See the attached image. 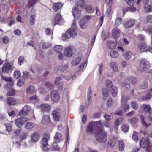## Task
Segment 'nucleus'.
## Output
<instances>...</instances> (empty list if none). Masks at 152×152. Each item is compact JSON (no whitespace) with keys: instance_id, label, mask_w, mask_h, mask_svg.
<instances>
[{"instance_id":"62","label":"nucleus","mask_w":152,"mask_h":152,"mask_svg":"<svg viewBox=\"0 0 152 152\" xmlns=\"http://www.w3.org/2000/svg\"><path fill=\"white\" fill-rule=\"evenodd\" d=\"M122 119L121 118H119L115 121V124L116 125L118 126L122 122Z\"/></svg>"},{"instance_id":"54","label":"nucleus","mask_w":152,"mask_h":152,"mask_svg":"<svg viewBox=\"0 0 152 152\" xmlns=\"http://www.w3.org/2000/svg\"><path fill=\"white\" fill-rule=\"evenodd\" d=\"M15 94V90L12 88H11L10 90L7 94V96H10L14 95Z\"/></svg>"},{"instance_id":"12","label":"nucleus","mask_w":152,"mask_h":152,"mask_svg":"<svg viewBox=\"0 0 152 152\" xmlns=\"http://www.w3.org/2000/svg\"><path fill=\"white\" fill-rule=\"evenodd\" d=\"M73 48L72 46H69L67 47L64 51V55L67 57H70L72 54Z\"/></svg>"},{"instance_id":"22","label":"nucleus","mask_w":152,"mask_h":152,"mask_svg":"<svg viewBox=\"0 0 152 152\" xmlns=\"http://www.w3.org/2000/svg\"><path fill=\"white\" fill-rule=\"evenodd\" d=\"M63 5V4L61 3H54L53 5V8L54 11H57L61 8Z\"/></svg>"},{"instance_id":"46","label":"nucleus","mask_w":152,"mask_h":152,"mask_svg":"<svg viewBox=\"0 0 152 152\" xmlns=\"http://www.w3.org/2000/svg\"><path fill=\"white\" fill-rule=\"evenodd\" d=\"M113 105V102L111 99H109L106 103L107 107L108 108L112 107Z\"/></svg>"},{"instance_id":"3","label":"nucleus","mask_w":152,"mask_h":152,"mask_svg":"<svg viewBox=\"0 0 152 152\" xmlns=\"http://www.w3.org/2000/svg\"><path fill=\"white\" fill-rule=\"evenodd\" d=\"M102 125L100 121L92 122L88 125L87 129V132H91L97 129L102 128Z\"/></svg>"},{"instance_id":"14","label":"nucleus","mask_w":152,"mask_h":152,"mask_svg":"<svg viewBox=\"0 0 152 152\" xmlns=\"http://www.w3.org/2000/svg\"><path fill=\"white\" fill-rule=\"evenodd\" d=\"M50 136L48 134H45L42 139V142L41 144L42 146L48 145V140L50 139Z\"/></svg>"},{"instance_id":"43","label":"nucleus","mask_w":152,"mask_h":152,"mask_svg":"<svg viewBox=\"0 0 152 152\" xmlns=\"http://www.w3.org/2000/svg\"><path fill=\"white\" fill-rule=\"evenodd\" d=\"M15 21V19L13 17L11 18H7V23L8 24V25L10 26L14 24Z\"/></svg>"},{"instance_id":"37","label":"nucleus","mask_w":152,"mask_h":152,"mask_svg":"<svg viewBox=\"0 0 152 152\" xmlns=\"http://www.w3.org/2000/svg\"><path fill=\"white\" fill-rule=\"evenodd\" d=\"M34 124L31 122H28L25 125V127L27 130H30L34 126Z\"/></svg>"},{"instance_id":"16","label":"nucleus","mask_w":152,"mask_h":152,"mask_svg":"<svg viewBox=\"0 0 152 152\" xmlns=\"http://www.w3.org/2000/svg\"><path fill=\"white\" fill-rule=\"evenodd\" d=\"M30 109L31 107L29 106L26 105L22 109V111L19 113V114L21 116L22 115H26L29 112Z\"/></svg>"},{"instance_id":"31","label":"nucleus","mask_w":152,"mask_h":152,"mask_svg":"<svg viewBox=\"0 0 152 152\" xmlns=\"http://www.w3.org/2000/svg\"><path fill=\"white\" fill-rule=\"evenodd\" d=\"M8 104L10 105H13L15 104L16 101L15 98L13 97H9L7 99Z\"/></svg>"},{"instance_id":"4","label":"nucleus","mask_w":152,"mask_h":152,"mask_svg":"<svg viewBox=\"0 0 152 152\" xmlns=\"http://www.w3.org/2000/svg\"><path fill=\"white\" fill-rule=\"evenodd\" d=\"M105 85L108 89L110 88L113 96L115 97L118 93L117 88L115 86H113L111 81L110 80H107L106 81Z\"/></svg>"},{"instance_id":"18","label":"nucleus","mask_w":152,"mask_h":152,"mask_svg":"<svg viewBox=\"0 0 152 152\" xmlns=\"http://www.w3.org/2000/svg\"><path fill=\"white\" fill-rule=\"evenodd\" d=\"M121 33L120 30L118 28H113L112 31V34L113 37L115 39L117 38L119 36Z\"/></svg>"},{"instance_id":"26","label":"nucleus","mask_w":152,"mask_h":152,"mask_svg":"<svg viewBox=\"0 0 152 152\" xmlns=\"http://www.w3.org/2000/svg\"><path fill=\"white\" fill-rule=\"evenodd\" d=\"M79 24L81 28H85L87 26V21L84 19L82 18L80 20Z\"/></svg>"},{"instance_id":"17","label":"nucleus","mask_w":152,"mask_h":152,"mask_svg":"<svg viewBox=\"0 0 152 152\" xmlns=\"http://www.w3.org/2000/svg\"><path fill=\"white\" fill-rule=\"evenodd\" d=\"M40 108L44 111L48 112L51 110V106L48 104H41Z\"/></svg>"},{"instance_id":"25","label":"nucleus","mask_w":152,"mask_h":152,"mask_svg":"<svg viewBox=\"0 0 152 152\" xmlns=\"http://www.w3.org/2000/svg\"><path fill=\"white\" fill-rule=\"evenodd\" d=\"M135 23L133 20H131L126 22L124 24L125 27L126 28H129L132 26Z\"/></svg>"},{"instance_id":"32","label":"nucleus","mask_w":152,"mask_h":152,"mask_svg":"<svg viewBox=\"0 0 152 152\" xmlns=\"http://www.w3.org/2000/svg\"><path fill=\"white\" fill-rule=\"evenodd\" d=\"M111 68L113 71L115 72L118 71V66L117 64L115 62H112L110 64Z\"/></svg>"},{"instance_id":"52","label":"nucleus","mask_w":152,"mask_h":152,"mask_svg":"<svg viewBox=\"0 0 152 152\" xmlns=\"http://www.w3.org/2000/svg\"><path fill=\"white\" fill-rule=\"evenodd\" d=\"M78 5L79 6H80V7L83 9H84L86 7V6L84 4V0H79Z\"/></svg>"},{"instance_id":"49","label":"nucleus","mask_w":152,"mask_h":152,"mask_svg":"<svg viewBox=\"0 0 152 152\" xmlns=\"http://www.w3.org/2000/svg\"><path fill=\"white\" fill-rule=\"evenodd\" d=\"M129 99V97L128 96H126L125 95L123 94L122 96V101L124 103H125Z\"/></svg>"},{"instance_id":"13","label":"nucleus","mask_w":152,"mask_h":152,"mask_svg":"<svg viewBox=\"0 0 152 152\" xmlns=\"http://www.w3.org/2000/svg\"><path fill=\"white\" fill-rule=\"evenodd\" d=\"M73 15L75 18L80 17L81 15V12L76 7H74L72 10Z\"/></svg>"},{"instance_id":"61","label":"nucleus","mask_w":152,"mask_h":152,"mask_svg":"<svg viewBox=\"0 0 152 152\" xmlns=\"http://www.w3.org/2000/svg\"><path fill=\"white\" fill-rule=\"evenodd\" d=\"M146 20L149 23H152V15H148L146 17Z\"/></svg>"},{"instance_id":"57","label":"nucleus","mask_w":152,"mask_h":152,"mask_svg":"<svg viewBox=\"0 0 152 152\" xmlns=\"http://www.w3.org/2000/svg\"><path fill=\"white\" fill-rule=\"evenodd\" d=\"M86 11L88 12H93L92 7L91 6L88 5L86 6Z\"/></svg>"},{"instance_id":"28","label":"nucleus","mask_w":152,"mask_h":152,"mask_svg":"<svg viewBox=\"0 0 152 152\" xmlns=\"http://www.w3.org/2000/svg\"><path fill=\"white\" fill-rule=\"evenodd\" d=\"M133 56L132 53L129 51L126 52L123 54L124 57L126 59H129Z\"/></svg>"},{"instance_id":"63","label":"nucleus","mask_w":152,"mask_h":152,"mask_svg":"<svg viewBox=\"0 0 152 152\" xmlns=\"http://www.w3.org/2000/svg\"><path fill=\"white\" fill-rule=\"evenodd\" d=\"M1 79L7 81V83L12 80V78L11 77H4L3 75H1Z\"/></svg>"},{"instance_id":"10","label":"nucleus","mask_w":152,"mask_h":152,"mask_svg":"<svg viewBox=\"0 0 152 152\" xmlns=\"http://www.w3.org/2000/svg\"><path fill=\"white\" fill-rule=\"evenodd\" d=\"M61 110L59 109H57L53 112L52 115L54 120L56 121H59L61 114Z\"/></svg>"},{"instance_id":"7","label":"nucleus","mask_w":152,"mask_h":152,"mask_svg":"<svg viewBox=\"0 0 152 152\" xmlns=\"http://www.w3.org/2000/svg\"><path fill=\"white\" fill-rule=\"evenodd\" d=\"M137 49L140 52L149 51L152 53V48H149L147 45L144 43H140L137 45Z\"/></svg>"},{"instance_id":"59","label":"nucleus","mask_w":152,"mask_h":152,"mask_svg":"<svg viewBox=\"0 0 152 152\" xmlns=\"http://www.w3.org/2000/svg\"><path fill=\"white\" fill-rule=\"evenodd\" d=\"M126 3L129 5L132 6L135 2V0H125Z\"/></svg>"},{"instance_id":"15","label":"nucleus","mask_w":152,"mask_h":152,"mask_svg":"<svg viewBox=\"0 0 152 152\" xmlns=\"http://www.w3.org/2000/svg\"><path fill=\"white\" fill-rule=\"evenodd\" d=\"M31 140L32 142H36L40 139V135L37 132H34L31 134Z\"/></svg>"},{"instance_id":"11","label":"nucleus","mask_w":152,"mask_h":152,"mask_svg":"<svg viewBox=\"0 0 152 152\" xmlns=\"http://www.w3.org/2000/svg\"><path fill=\"white\" fill-rule=\"evenodd\" d=\"M27 120L25 117L18 118L15 120V124L18 127L20 128Z\"/></svg>"},{"instance_id":"34","label":"nucleus","mask_w":152,"mask_h":152,"mask_svg":"<svg viewBox=\"0 0 152 152\" xmlns=\"http://www.w3.org/2000/svg\"><path fill=\"white\" fill-rule=\"evenodd\" d=\"M118 147L119 151L121 152L124 149V142L122 140H119L118 141Z\"/></svg>"},{"instance_id":"45","label":"nucleus","mask_w":152,"mask_h":152,"mask_svg":"<svg viewBox=\"0 0 152 152\" xmlns=\"http://www.w3.org/2000/svg\"><path fill=\"white\" fill-rule=\"evenodd\" d=\"M122 19L120 18H118L115 21V26L117 27L121 24Z\"/></svg>"},{"instance_id":"23","label":"nucleus","mask_w":152,"mask_h":152,"mask_svg":"<svg viewBox=\"0 0 152 152\" xmlns=\"http://www.w3.org/2000/svg\"><path fill=\"white\" fill-rule=\"evenodd\" d=\"M62 19L61 15L59 14H57L54 18V22L53 23V25H55L57 24Z\"/></svg>"},{"instance_id":"39","label":"nucleus","mask_w":152,"mask_h":152,"mask_svg":"<svg viewBox=\"0 0 152 152\" xmlns=\"http://www.w3.org/2000/svg\"><path fill=\"white\" fill-rule=\"evenodd\" d=\"M144 8L145 11L148 12H152V6L150 5L145 4L144 6Z\"/></svg>"},{"instance_id":"64","label":"nucleus","mask_w":152,"mask_h":152,"mask_svg":"<svg viewBox=\"0 0 152 152\" xmlns=\"http://www.w3.org/2000/svg\"><path fill=\"white\" fill-rule=\"evenodd\" d=\"M148 87V82L147 81H145L141 86L140 88L142 89L146 88Z\"/></svg>"},{"instance_id":"36","label":"nucleus","mask_w":152,"mask_h":152,"mask_svg":"<svg viewBox=\"0 0 152 152\" xmlns=\"http://www.w3.org/2000/svg\"><path fill=\"white\" fill-rule=\"evenodd\" d=\"M54 50L58 53H61L62 50V47L60 45H56L53 48Z\"/></svg>"},{"instance_id":"56","label":"nucleus","mask_w":152,"mask_h":152,"mask_svg":"<svg viewBox=\"0 0 152 152\" xmlns=\"http://www.w3.org/2000/svg\"><path fill=\"white\" fill-rule=\"evenodd\" d=\"M132 138L133 140L135 141H137L138 140L137 134V132L134 131L132 135Z\"/></svg>"},{"instance_id":"41","label":"nucleus","mask_w":152,"mask_h":152,"mask_svg":"<svg viewBox=\"0 0 152 152\" xmlns=\"http://www.w3.org/2000/svg\"><path fill=\"white\" fill-rule=\"evenodd\" d=\"M142 107L145 111L147 113H149L151 110V107L148 104H143L142 105Z\"/></svg>"},{"instance_id":"33","label":"nucleus","mask_w":152,"mask_h":152,"mask_svg":"<svg viewBox=\"0 0 152 152\" xmlns=\"http://www.w3.org/2000/svg\"><path fill=\"white\" fill-rule=\"evenodd\" d=\"M61 139V135L59 133H56L54 137V141L56 143L60 142Z\"/></svg>"},{"instance_id":"5","label":"nucleus","mask_w":152,"mask_h":152,"mask_svg":"<svg viewBox=\"0 0 152 152\" xmlns=\"http://www.w3.org/2000/svg\"><path fill=\"white\" fill-rule=\"evenodd\" d=\"M129 105L127 103H124L120 108L116 110L115 113L118 115H121L123 113L128 111L129 109Z\"/></svg>"},{"instance_id":"6","label":"nucleus","mask_w":152,"mask_h":152,"mask_svg":"<svg viewBox=\"0 0 152 152\" xmlns=\"http://www.w3.org/2000/svg\"><path fill=\"white\" fill-rule=\"evenodd\" d=\"M150 67L149 62L145 59H143L141 61L140 63L139 69L140 71L142 72L144 70L149 69Z\"/></svg>"},{"instance_id":"50","label":"nucleus","mask_w":152,"mask_h":152,"mask_svg":"<svg viewBox=\"0 0 152 152\" xmlns=\"http://www.w3.org/2000/svg\"><path fill=\"white\" fill-rule=\"evenodd\" d=\"M130 121L132 125H134L137 123L138 119L136 118H133L130 120Z\"/></svg>"},{"instance_id":"8","label":"nucleus","mask_w":152,"mask_h":152,"mask_svg":"<svg viewBox=\"0 0 152 152\" xmlns=\"http://www.w3.org/2000/svg\"><path fill=\"white\" fill-rule=\"evenodd\" d=\"M50 97L52 101L55 102H58L60 99L59 93L57 90H53L50 93Z\"/></svg>"},{"instance_id":"21","label":"nucleus","mask_w":152,"mask_h":152,"mask_svg":"<svg viewBox=\"0 0 152 152\" xmlns=\"http://www.w3.org/2000/svg\"><path fill=\"white\" fill-rule=\"evenodd\" d=\"M152 96V88L150 89L149 92L145 96L141 97L142 101L149 100Z\"/></svg>"},{"instance_id":"24","label":"nucleus","mask_w":152,"mask_h":152,"mask_svg":"<svg viewBox=\"0 0 152 152\" xmlns=\"http://www.w3.org/2000/svg\"><path fill=\"white\" fill-rule=\"evenodd\" d=\"M140 120H141V123L142 124L143 126L146 128H148L149 126L151 125V124L149 123H147L145 121V117L142 115H141L140 117Z\"/></svg>"},{"instance_id":"44","label":"nucleus","mask_w":152,"mask_h":152,"mask_svg":"<svg viewBox=\"0 0 152 152\" xmlns=\"http://www.w3.org/2000/svg\"><path fill=\"white\" fill-rule=\"evenodd\" d=\"M110 56L112 58H114L117 57L119 55V54L118 52L115 50L111 51L110 52Z\"/></svg>"},{"instance_id":"30","label":"nucleus","mask_w":152,"mask_h":152,"mask_svg":"<svg viewBox=\"0 0 152 152\" xmlns=\"http://www.w3.org/2000/svg\"><path fill=\"white\" fill-rule=\"evenodd\" d=\"M107 44L108 47L110 49H114L116 47L115 43L112 41H107Z\"/></svg>"},{"instance_id":"35","label":"nucleus","mask_w":152,"mask_h":152,"mask_svg":"<svg viewBox=\"0 0 152 152\" xmlns=\"http://www.w3.org/2000/svg\"><path fill=\"white\" fill-rule=\"evenodd\" d=\"M42 121L44 124L50 122V116L48 115H44L42 118Z\"/></svg>"},{"instance_id":"53","label":"nucleus","mask_w":152,"mask_h":152,"mask_svg":"<svg viewBox=\"0 0 152 152\" xmlns=\"http://www.w3.org/2000/svg\"><path fill=\"white\" fill-rule=\"evenodd\" d=\"M131 106L135 110H137L138 108V105L135 101H133L132 102Z\"/></svg>"},{"instance_id":"55","label":"nucleus","mask_w":152,"mask_h":152,"mask_svg":"<svg viewBox=\"0 0 152 152\" xmlns=\"http://www.w3.org/2000/svg\"><path fill=\"white\" fill-rule=\"evenodd\" d=\"M92 94V91L90 88H89L88 89V91L87 94V98L88 101H89L91 97Z\"/></svg>"},{"instance_id":"29","label":"nucleus","mask_w":152,"mask_h":152,"mask_svg":"<svg viewBox=\"0 0 152 152\" xmlns=\"http://www.w3.org/2000/svg\"><path fill=\"white\" fill-rule=\"evenodd\" d=\"M102 94L103 98L105 100L108 96L109 95V92L106 88H103Z\"/></svg>"},{"instance_id":"1","label":"nucleus","mask_w":152,"mask_h":152,"mask_svg":"<svg viewBox=\"0 0 152 152\" xmlns=\"http://www.w3.org/2000/svg\"><path fill=\"white\" fill-rule=\"evenodd\" d=\"M77 27L76 22L75 20H74L72 23L71 27L62 36V40L64 41H66L69 40L70 37L75 38L77 35L76 32Z\"/></svg>"},{"instance_id":"2","label":"nucleus","mask_w":152,"mask_h":152,"mask_svg":"<svg viewBox=\"0 0 152 152\" xmlns=\"http://www.w3.org/2000/svg\"><path fill=\"white\" fill-rule=\"evenodd\" d=\"M95 139L99 143H105L107 139V133L104 130L99 129L95 134Z\"/></svg>"},{"instance_id":"51","label":"nucleus","mask_w":152,"mask_h":152,"mask_svg":"<svg viewBox=\"0 0 152 152\" xmlns=\"http://www.w3.org/2000/svg\"><path fill=\"white\" fill-rule=\"evenodd\" d=\"M129 126L128 125H123L121 126V130L124 132H127L129 129Z\"/></svg>"},{"instance_id":"42","label":"nucleus","mask_w":152,"mask_h":152,"mask_svg":"<svg viewBox=\"0 0 152 152\" xmlns=\"http://www.w3.org/2000/svg\"><path fill=\"white\" fill-rule=\"evenodd\" d=\"M25 79L23 77H21L18 80L17 85L19 87L21 86L24 83Z\"/></svg>"},{"instance_id":"9","label":"nucleus","mask_w":152,"mask_h":152,"mask_svg":"<svg viewBox=\"0 0 152 152\" xmlns=\"http://www.w3.org/2000/svg\"><path fill=\"white\" fill-rule=\"evenodd\" d=\"M150 144V141L148 138H146V139L142 138L140 142V146L143 148H147L148 149Z\"/></svg>"},{"instance_id":"40","label":"nucleus","mask_w":152,"mask_h":152,"mask_svg":"<svg viewBox=\"0 0 152 152\" xmlns=\"http://www.w3.org/2000/svg\"><path fill=\"white\" fill-rule=\"evenodd\" d=\"M26 92L27 93L32 94L35 92L34 88V86H31L27 88Z\"/></svg>"},{"instance_id":"19","label":"nucleus","mask_w":152,"mask_h":152,"mask_svg":"<svg viewBox=\"0 0 152 152\" xmlns=\"http://www.w3.org/2000/svg\"><path fill=\"white\" fill-rule=\"evenodd\" d=\"M117 139L116 138L112 137L110 138L108 141V145L111 148H113L115 145Z\"/></svg>"},{"instance_id":"58","label":"nucleus","mask_w":152,"mask_h":152,"mask_svg":"<svg viewBox=\"0 0 152 152\" xmlns=\"http://www.w3.org/2000/svg\"><path fill=\"white\" fill-rule=\"evenodd\" d=\"M7 130L8 132H10L12 129V126L10 123H7L5 124Z\"/></svg>"},{"instance_id":"27","label":"nucleus","mask_w":152,"mask_h":152,"mask_svg":"<svg viewBox=\"0 0 152 152\" xmlns=\"http://www.w3.org/2000/svg\"><path fill=\"white\" fill-rule=\"evenodd\" d=\"M81 59V58L80 57H76L74 58L72 61V64L74 66L78 65L80 62Z\"/></svg>"},{"instance_id":"20","label":"nucleus","mask_w":152,"mask_h":152,"mask_svg":"<svg viewBox=\"0 0 152 152\" xmlns=\"http://www.w3.org/2000/svg\"><path fill=\"white\" fill-rule=\"evenodd\" d=\"M11 65L8 62H7L4 64L2 68V71L3 72L6 73L8 72V71L11 69Z\"/></svg>"},{"instance_id":"38","label":"nucleus","mask_w":152,"mask_h":152,"mask_svg":"<svg viewBox=\"0 0 152 152\" xmlns=\"http://www.w3.org/2000/svg\"><path fill=\"white\" fill-rule=\"evenodd\" d=\"M38 0H29L27 7L28 8H30L36 4Z\"/></svg>"},{"instance_id":"47","label":"nucleus","mask_w":152,"mask_h":152,"mask_svg":"<svg viewBox=\"0 0 152 152\" xmlns=\"http://www.w3.org/2000/svg\"><path fill=\"white\" fill-rule=\"evenodd\" d=\"M127 80L132 82L133 85L135 84L137 81V79L133 77H130Z\"/></svg>"},{"instance_id":"48","label":"nucleus","mask_w":152,"mask_h":152,"mask_svg":"<svg viewBox=\"0 0 152 152\" xmlns=\"http://www.w3.org/2000/svg\"><path fill=\"white\" fill-rule=\"evenodd\" d=\"M35 16L34 15H31L30 17V24L31 25H34L35 23Z\"/></svg>"},{"instance_id":"60","label":"nucleus","mask_w":152,"mask_h":152,"mask_svg":"<svg viewBox=\"0 0 152 152\" xmlns=\"http://www.w3.org/2000/svg\"><path fill=\"white\" fill-rule=\"evenodd\" d=\"M21 75L20 72L19 71H15L14 74V77L16 79L19 77Z\"/></svg>"}]
</instances>
